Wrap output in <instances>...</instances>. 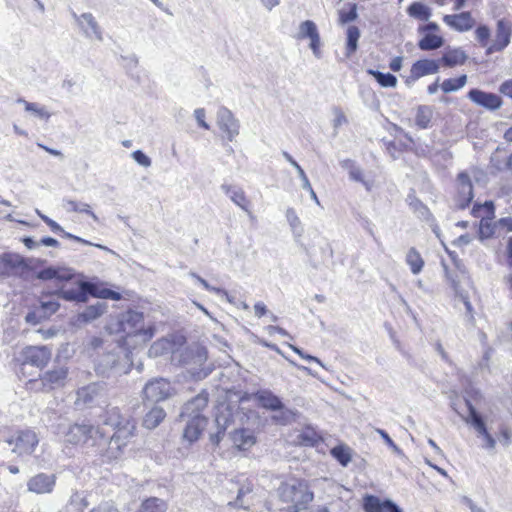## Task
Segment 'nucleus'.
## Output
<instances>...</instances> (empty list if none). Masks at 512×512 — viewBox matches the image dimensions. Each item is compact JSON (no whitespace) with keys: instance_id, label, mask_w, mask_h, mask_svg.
<instances>
[{"instance_id":"26","label":"nucleus","mask_w":512,"mask_h":512,"mask_svg":"<svg viewBox=\"0 0 512 512\" xmlns=\"http://www.w3.org/2000/svg\"><path fill=\"white\" fill-rule=\"evenodd\" d=\"M254 399L267 410L278 411L284 407L281 399L268 389L257 391L254 394Z\"/></svg>"},{"instance_id":"21","label":"nucleus","mask_w":512,"mask_h":512,"mask_svg":"<svg viewBox=\"0 0 512 512\" xmlns=\"http://www.w3.org/2000/svg\"><path fill=\"white\" fill-rule=\"evenodd\" d=\"M68 375V368L65 366L55 367L43 374L40 379L43 389L51 390L65 384Z\"/></svg>"},{"instance_id":"16","label":"nucleus","mask_w":512,"mask_h":512,"mask_svg":"<svg viewBox=\"0 0 512 512\" xmlns=\"http://www.w3.org/2000/svg\"><path fill=\"white\" fill-rule=\"evenodd\" d=\"M216 122L219 129L226 135L229 141H233L239 134V121L228 108L221 106L218 109Z\"/></svg>"},{"instance_id":"56","label":"nucleus","mask_w":512,"mask_h":512,"mask_svg":"<svg viewBox=\"0 0 512 512\" xmlns=\"http://www.w3.org/2000/svg\"><path fill=\"white\" fill-rule=\"evenodd\" d=\"M194 116L198 125L206 130L210 129L209 124L205 121L206 112L204 108H197L194 110Z\"/></svg>"},{"instance_id":"4","label":"nucleus","mask_w":512,"mask_h":512,"mask_svg":"<svg viewBox=\"0 0 512 512\" xmlns=\"http://www.w3.org/2000/svg\"><path fill=\"white\" fill-rule=\"evenodd\" d=\"M442 267L445 271L446 278L450 282L454 290L455 296L458 297L464 304L465 320L472 327L475 326L474 309L469 301V296L466 291L461 287V283L468 280L466 269L460 258H442Z\"/></svg>"},{"instance_id":"14","label":"nucleus","mask_w":512,"mask_h":512,"mask_svg":"<svg viewBox=\"0 0 512 512\" xmlns=\"http://www.w3.org/2000/svg\"><path fill=\"white\" fill-rule=\"evenodd\" d=\"M22 365H32L43 369L51 359L52 351L47 346H27L22 352Z\"/></svg>"},{"instance_id":"39","label":"nucleus","mask_w":512,"mask_h":512,"mask_svg":"<svg viewBox=\"0 0 512 512\" xmlns=\"http://www.w3.org/2000/svg\"><path fill=\"white\" fill-rule=\"evenodd\" d=\"M467 83V75L463 74L458 78L445 79L440 88L444 93H451L460 90Z\"/></svg>"},{"instance_id":"35","label":"nucleus","mask_w":512,"mask_h":512,"mask_svg":"<svg viewBox=\"0 0 512 512\" xmlns=\"http://www.w3.org/2000/svg\"><path fill=\"white\" fill-rule=\"evenodd\" d=\"M433 117V110L430 106L421 105L417 108L415 124L419 129H427Z\"/></svg>"},{"instance_id":"52","label":"nucleus","mask_w":512,"mask_h":512,"mask_svg":"<svg viewBox=\"0 0 512 512\" xmlns=\"http://www.w3.org/2000/svg\"><path fill=\"white\" fill-rule=\"evenodd\" d=\"M476 39L482 47H488V40L490 38V29L486 25H480L475 30Z\"/></svg>"},{"instance_id":"41","label":"nucleus","mask_w":512,"mask_h":512,"mask_svg":"<svg viewBox=\"0 0 512 512\" xmlns=\"http://www.w3.org/2000/svg\"><path fill=\"white\" fill-rule=\"evenodd\" d=\"M360 37V31L356 26H349L347 28V45H346V55L351 56L358 47V40Z\"/></svg>"},{"instance_id":"37","label":"nucleus","mask_w":512,"mask_h":512,"mask_svg":"<svg viewBox=\"0 0 512 512\" xmlns=\"http://www.w3.org/2000/svg\"><path fill=\"white\" fill-rule=\"evenodd\" d=\"M167 504L164 500L151 497L144 500L137 512H166Z\"/></svg>"},{"instance_id":"54","label":"nucleus","mask_w":512,"mask_h":512,"mask_svg":"<svg viewBox=\"0 0 512 512\" xmlns=\"http://www.w3.org/2000/svg\"><path fill=\"white\" fill-rule=\"evenodd\" d=\"M376 432L381 436V438L384 440V442L397 454H400L402 451L401 449L395 444V442L391 439V437L388 435V433L380 428L376 429Z\"/></svg>"},{"instance_id":"24","label":"nucleus","mask_w":512,"mask_h":512,"mask_svg":"<svg viewBox=\"0 0 512 512\" xmlns=\"http://www.w3.org/2000/svg\"><path fill=\"white\" fill-rule=\"evenodd\" d=\"M443 21L446 25L459 32L469 31L475 23L470 12L445 15Z\"/></svg>"},{"instance_id":"18","label":"nucleus","mask_w":512,"mask_h":512,"mask_svg":"<svg viewBox=\"0 0 512 512\" xmlns=\"http://www.w3.org/2000/svg\"><path fill=\"white\" fill-rule=\"evenodd\" d=\"M511 33L512 30L510 24L504 19L499 20L497 22L495 39L492 44L486 48V54L491 55L495 52L504 50L510 43Z\"/></svg>"},{"instance_id":"33","label":"nucleus","mask_w":512,"mask_h":512,"mask_svg":"<svg viewBox=\"0 0 512 512\" xmlns=\"http://www.w3.org/2000/svg\"><path fill=\"white\" fill-rule=\"evenodd\" d=\"M467 58V54L461 48H454L448 50L439 61L451 68L464 64Z\"/></svg>"},{"instance_id":"48","label":"nucleus","mask_w":512,"mask_h":512,"mask_svg":"<svg viewBox=\"0 0 512 512\" xmlns=\"http://www.w3.org/2000/svg\"><path fill=\"white\" fill-rule=\"evenodd\" d=\"M37 214L40 216V218L51 228V230L55 233H63L65 236L69 237V238H73L79 242H82V243H85V244H88L87 241L83 240V239H80L79 237H76V236H72L71 234L69 233H65L63 228L57 223L55 222L54 220L50 219L49 217H47L46 215H43L42 213H40L39 210H37Z\"/></svg>"},{"instance_id":"28","label":"nucleus","mask_w":512,"mask_h":512,"mask_svg":"<svg viewBox=\"0 0 512 512\" xmlns=\"http://www.w3.org/2000/svg\"><path fill=\"white\" fill-rule=\"evenodd\" d=\"M126 421H134V419L128 415H123L118 407L108 408L103 419V423L111 426L114 430L122 427Z\"/></svg>"},{"instance_id":"1","label":"nucleus","mask_w":512,"mask_h":512,"mask_svg":"<svg viewBox=\"0 0 512 512\" xmlns=\"http://www.w3.org/2000/svg\"><path fill=\"white\" fill-rule=\"evenodd\" d=\"M33 275L43 281H53L58 287L55 292L57 299L62 298L67 301L84 303L88 299V294L96 298L115 301L122 298L117 291L105 288L97 283L82 281L71 269L66 267L50 266L34 271Z\"/></svg>"},{"instance_id":"2","label":"nucleus","mask_w":512,"mask_h":512,"mask_svg":"<svg viewBox=\"0 0 512 512\" xmlns=\"http://www.w3.org/2000/svg\"><path fill=\"white\" fill-rule=\"evenodd\" d=\"M111 333L121 334L126 347L135 348L150 341L155 333L153 325L147 324L144 314L136 310L121 313L110 325Z\"/></svg>"},{"instance_id":"22","label":"nucleus","mask_w":512,"mask_h":512,"mask_svg":"<svg viewBox=\"0 0 512 512\" xmlns=\"http://www.w3.org/2000/svg\"><path fill=\"white\" fill-rule=\"evenodd\" d=\"M363 508L366 512H403L391 500L382 501L374 495H367L363 499Z\"/></svg>"},{"instance_id":"5","label":"nucleus","mask_w":512,"mask_h":512,"mask_svg":"<svg viewBox=\"0 0 512 512\" xmlns=\"http://www.w3.org/2000/svg\"><path fill=\"white\" fill-rule=\"evenodd\" d=\"M136 435V422L126 421L122 427L114 430L113 435L107 441L103 434L100 433V445L102 448L98 449V453L104 458L105 461L120 460L125 454L126 448L131 440Z\"/></svg>"},{"instance_id":"55","label":"nucleus","mask_w":512,"mask_h":512,"mask_svg":"<svg viewBox=\"0 0 512 512\" xmlns=\"http://www.w3.org/2000/svg\"><path fill=\"white\" fill-rule=\"evenodd\" d=\"M132 158L141 166L147 168L151 166V159L141 150H136L132 153Z\"/></svg>"},{"instance_id":"53","label":"nucleus","mask_w":512,"mask_h":512,"mask_svg":"<svg viewBox=\"0 0 512 512\" xmlns=\"http://www.w3.org/2000/svg\"><path fill=\"white\" fill-rule=\"evenodd\" d=\"M357 18L356 6L353 5L348 11L341 10L339 12V20L342 24L349 23Z\"/></svg>"},{"instance_id":"9","label":"nucleus","mask_w":512,"mask_h":512,"mask_svg":"<svg viewBox=\"0 0 512 512\" xmlns=\"http://www.w3.org/2000/svg\"><path fill=\"white\" fill-rule=\"evenodd\" d=\"M472 175L467 171L460 172L457 176V194L454 198V206L456 209H466L474 198L472 177L479 181V175L483 172L478 169L471 170Z\"/></svg>"},{"instance_id":"27","label":"nucleus","mask_w":512,"mask_h":512,"mask_svg":"<svg viewBox=\"0 0 512 512\" xmlns=\"http://www.w3.org/2000/svg\"><path fill=\"white\" fill-rule=\"evenodd\" d=\"M234 446L242 451L249 450L255 443L256 438L249 429H237L231 435Z\"/></svg>"},{"instance_id":"34","label":"nucleus","mask_w":512,"mask_h":512,"mask_svg":"<svg viewBox=\"0 0 512 512\" xmlns=\"http://www.w3.org/2000/svg\"><path fill=\"white\" fill-rule=\"evenodd\" d=\"M17 103L22 104L25 111L31 113L36 118L48 121L51 117V113L43 105L35 102H28L23 98L17 99Z\"/></svg>"},{"instance_id":"62","label":"nucleus","mask_w":512,"mask_h":512,"mask_svg":"<svg viewBox=\"0 0 512 512\" xmlns=\"http://www.w3.org/2000/svg\"><path fill=\"white\" fill-rule=\"evenodd\" d=\"M348 173L352 181L364 182L363 170L357 164Z\"/></svg>"},{"instance_id":"25","label":"nucleus","mask_w":512,"mask_h":512,"mask_svg":"<svg viewBox=\"0 0 512 512\" xmlns=\"http://www.w3.org/2000/svg\"><path fill=\"white\" fill-rule=\"evenodd\" d=\"M221 190L230 198V200L240 207L244 212L251 216L250 201L247 199L244 190L238 186L222 184Z\"/></svg>"},{"instance_id":"15","label":"nucleus","mask_w":512,"mask_h":512,"mask_svg":"<svg viewBox=\"0 0 512 512\" xmlns=\"http://www.w3.org/2000/svg\"><path fill=\"white\" fill-rule=\"evenodd\" d=\"M73 18L82 34L87 39H96L100 42L103 41V33L101 27L99 26L96 18L92 13L85 12L80 15L73 13Z\"/></svg>"},{"instance_id":"20","label":"nucleus","mask_w":512,"mask_h":512,"mask_svg":"<svg viewBox=\"0 0 512 512\" xmlns=\"http://www.w3.org/2000/svg\"><path fill=\"white\" fill-rule=\"evenodd\" d=\"M103 386L98 383H91L77 391L75 404L77 406H90L103 396Z\"/></svg>"},{"instance_id":"30","label":"nucleus","mask_w":512,"mask_h":512,"mask_svg":"<svg viewBox=\"0 0 512 512\" xmlns=\"http://www.w3.org/2000/svg\"><path fill=\"white\" fill-rule=\"evenodd\" d=\"M165 417V410L161 407L154 406L143 417L142 425L149 430L155 429L165 419Z\"/></svg>"},{"instance_id":"40","label":"nucleus","mask_w":512,"mask_h":512,"mask_svg":"<svg viewBox=\"0 0 512 512\" xmlns=\"http://www.w3.org/2000/svg\"><path fill=\"white\" fill-rule=\"evenodd\" d=\"M65 207L67 211L85 213L89 215L95 222L99 221L97 215L91 210L90 205L87 203L77 202L74 200H67Z\"/></svg>"},{"instance_id":"46","label":"nucleus","mask_w":512,"mask_h":512,"mask_svg":"<svg viewBox=\"0 0 512 512\" xmlns=\"http://www.w3.org/2000/svg\"><path fill=\"white\" fill-rule=\"evenodd\" d=\"M331 454L344 467L351 461V452L347 446H336L331 450Z\"/></svg>"},{"instance_id":"17","label":"nucleus","mask_w":512,"mask_h":512,"mask_svg":"<svg viewBox=\"0 0 512 512\" xmlns=\"http://www.w3.org/2000/svg\"><path fill=\"white\" fill-rule=\"evenodd\" d=\"M467 97L479 107L494 111L502 106V99L497 94L486 92L477 88L471 89Z\"/></svg>"},{"instance_id":"19","label":"nucleus","mask_w":512,"mask_h":512,"mask_svg":"<svg viewBox=\"0 0 512 512\" xmlns=\"http://www.w3.org/2000/svg\"><path fill=\"white\" fill-rule=\"evenodd\" d=\"M55 484V474L39 473L28 480L27 488L30 492L36 494H45L51 493Z\"/></svg>"},{"instance_id":"57","label":"nucleus","mask_w":512,"mask_h":512,"mask_svg":"<svg viewBox=\"0 0 512 512\" xmlns=\"http://www.w3.org/2000/svg\"><path fill=\"white\" fill-rule=\"evenodd\" d=\"M190 275L193 278H195L206 290L213 291L217 294L225 295L226 297L228 296L226 291H224L220 288H215V287L210 286L205 279L201 278L200 276L196 275L195 273H191Z\"/></svg>"},{"instance_id":"60","label":"nucleus","mask_w":512,"mask_h":512,"mask_svg":"<svg viewBox=\"0 0 512 512\" xmlns=\"http://www.w3.org/2000/svg\"><path fill=\"white\" fill-rule=\"evenodd\" d=\"M334 120H333V127L335 130H337L340 126L347 123V118L343 111L339 108L334 109Z\"/></svg>"},{"instance_id":"59","label":"nucleus","mask_w":512,"mask_h":512,"mask_svg":"<svg viewBox=\"0 0 512 512\" xmlns=\"http://www.w3.org/2000/svg\"><path fill=\"white\" fill-rule=\"evenodd\" d=\"M309 40H310L309 47L311 48L313 54L317 58H320L321 57V52H320L321 40H320L319 32L317 34H315L314 36H312Z\"/></svg>"},{"instance_id":"23","label":"nucleus","mask_w":512,"mask_h":512,"mask_svg":"<svg viewBox=\"0 0 512 512\" xmlns=\"http://www.w3.org/2000/svg\"><path fill=\"white\" fill-rule=\"evenodd\" d=\"M440 69V61L433 59H421L413 63L410 69V77L417 80L421 77L436 74Z\"/></svg>"},{"instance_id":"50","label":"nucleus","mask_w":512,"mask_h":512,"mask_svg":"<svg viewBox=\"0 0 512 512\" xmlns=\"http://www.w3.org/2000/svg\"><path fill=\"white\" fill-rule=\"evenodd\" d=\"M486 211V217L494 218L495 207L492 201H485L483 204H474L472 209V215L476 218L483 217L481 211Z\"/></svg>"},{"instance_id":"49","label":"nucleus","mask_w":512,"mask_h":512,"mask_svg":"<svg viewBox=\"0 0 512 512\" xmlns=\"http://www.w3.org/2000/svg\"><path fill=\"white\" fill-rule=\"evenodd\" d=\"M309 275L314 278H325L326 277V267L324 266L323 262L320 258H317L316 260H310L309 265Z\"/></svg>"},{"instance_id":"12","label":"nucleus","mask_w":512,"mask_h":512,"mask_svg":"<svg viewBox=\"0 0 512 512\" xmlns=\"http://www.w3.org/2000/svg\"><path fill=\"white\" fill-rule=\"evenodd\" d=\"M142 394L144 400L157 403L171 397L174 394V388L168 380L154 378L145 384Z\"/></svg>"},{"instance_id":"63","label":"nucleus","mask_w":512,"mask_h":512,"mask_svg":"<svg viewBox=\"0 0 512 512\" xmlns=\"http://www.w3.org/2000/svg\"><path fill=\"white\" fill-rule=\"evenodd\" d=\"M90 512H119L111 503L104 502L93 508Z\"/></svg>"},{"instance_id":"61","label":"nucleus","mask_w":512,"mask_h":512,"mask_svg":"<svg viewBox=\"0 0 512 512\" xmlns=\"http://www.w3.org/2000/svg\"><path fill=\"white\" fill-rule=\"evenodd\" d=\"M406 261L414 274L419 273L424 265L422 258H407Z\"/></svg>"},{"instance_id":"45","label":"nucleus","mask_w":512,"mask_h":512,"mask_svg":"<svg viewBox=\"0 0 512 512\" xmlns=\"http://www.w3.org/2000/svg\"><path fill=\"white\" fill-rule=\"evenodd\" d=\"M286 219L289 223L293 234L300 236L303 233V226L294 208L286 210Z\"/></svg>"},{"instance_id":"38","label":"nucleus","mask_w":512,"mask_h":512,"mask_svg":"<svg viewBox=\"0 0 512 512\" xmlns=\"http://www.w3.org/2000/svg\"><path fill=\"white\" fill-rule=\"evenodd\" d=\"M408 14L416 19L427 21L431 17V10L429 7L421 2H414L408 7Z\"/></svg>"},{"instance_id":"31","label":"nucleus","mask_w":512,"mask_h":512,"mask_svg":"<svg viewBox=\"0 0 512 512\" xmlns=\"http://www.w3.org/2000/svg\"><path fill=\"white\" fill-rule=\"evenodd\" d=\"M230 412L228 410L221 411L219 414L215 417V422L217 425V432L210 435V440L213 444H219L221 439L223 438V435L225 433V430L230 424Z\"/></svg>"},{"instance_id":"10","label":"nucleus","mask_w":512,"mask_h":512,"mask_svg":"<svg viewBox=\"0 0 512 512\" xmlns=\"http://www.w3.org/2000/svg\"><path fill=\"white\" fill-rule=\"evenodd\" d=\"M59 433L63 435L65 442L73 445L86 444L96 435L100 436L99 428L85 423L59 426Z\"/></svg>"},{"instance_id":"47","label":"nucleus","mask_w":512,"mask_h":512,"mask_svg":"<svg viewBox=\"0 0 512 512\" xmlns=\"http://www.w3.org/2000/svg\"><path fill=\"white\" fill-rule=\"evenodd\" d=\"M493 218L482 217L479 224V237L481 240L488 239L494 234L495 224L492 223Z\"/></svg>"},{"instance_id":"42","label":"nucleus","mask_w":512,"mask_h":512,"mask_svg":"<svg viewBox=\"0 0 512 512\" xmlns=\"http://www.w3.org/2000/svg\"><path fill=\"white\" fill-rule=\"evenodd\" d=\"M368 73L372 75L382 87L388 88L397 85V78L391 73H383L372 69L368 70Z\"/></svg>"},{"instance_id":"58","label":"nucleus","mask_w":512,"mask_h":512,"mask_svg":"<svg viewBox=\"0 0 512 512\" xmlns=\"http://www.w3.org/2000/svg\"><path fill=\"white\" fill-rule=\"evenodd\" d=\"M44 318L45 317L43 316V313L39 309L38 311H31V312L27 313V315L25 316V321L28 324L36 325V324L40 323L41 320Z\"/></svg>"},{"instance_id":"36","label":"nucleus","mask_w":512,"mask_h":512,"mask_svg":"<svg viewBox=\"0 0 512 512\" xmlns=\"http://www.w3.org/2000/svg\"><path fill=\"white\" fill-rule=\"evenodd\" d=\"M444 39L441 36L427 33L418 42V47L423 51L435 50L442 47Z\"/></svg>"},{"instance_id":"13","label":"nucleus","mask_w":512,"mask_h":512,"mask_svg":"<svg viewBox=\"0 0 512 512\" xmlns=\"http://www.w3.org/2000/svg\"><path fill=\"white\" fill-rule=\"evenodd\" d=\"M465 402L469 411L468 417L465 418L466 423L470 424L476 430L478 435L483 437L485 440L484 448L488 450H494L496 446V440L487 431L482 416L477 412L476 408L473 406L469 399H466Z\"/></svg>"},{"instance_id":"6","label":"nucleus","mask_w":512,"mask_h":512,"mask_svg":"<svg viewBox=\"0 0 512 512\" xmlns=\"http://www.w3.org/2000/svg\"><path fill=\"white\" fill-rule=\"evenodd\" d=\"M131 366L128 353L123 352L121 347H115L98 358L96 370L101 375H108L110 372L122 375L127 374Z\"/></svg>"},{"instance_id":"51","label":"nucleus","mask_w":512,"mask_h":512,"mask_svg":"<svg viewBox=\"0 0 512 512\" xmlns=\"http://www.w3.org/2000/svg\"><path fill=\"white\" fill-rule=\"evenodd\" d=\"M89 505V502L87 500V498L81 494V493H74L72 496H71V499H70V506L78 511V512H81L83 511L85 508H87Z\"/></svg>"},{"instance_id":"44","label":"nucleus","mask_w":512,"mask_h":512,"mask_svg":"<svg viewBox=\"0 0 512 512\" xmlns=\"http://www.w3.org/2000/svg\"><path fill=\"white\" fill-rule=\"evenodd\" d=\"M318 33L316 24L311 20H305L300 23L296 38L299 40L310 39Z\"/></svg>"},{"instance_id":"8","label":"nucleus","mask_w":512,"mask_h":512,"mask_svg":"<svg viewBox=\"0 0 512 512\" xmlns=\"http://www.w3.org/2000/svg\"><path fill=\"white\" fill-rule=\"evenodd\" d=\"M180 356V362L187 366V370L193 378L200 380L210 374L209 369L202 368L207 360V351L204 347L185 348L181 351Z\"/></svg>"},{"instance_id":"32","label":"nucleus","mask_w":512,"mask_h":512,"mask_svg":"<svg viewBox=\"0 0 512 512\" xmlns=\"http://www.w3.org/2000/svg\"><path fill=\"white\" fill-rule=\"evenodd\" d=\"M252 488L249 484L242 485L238 489L237 497L234 501L228 503L229 506L236 509H248L252 504V497L250 496Z\"/></svg>"},{"instance_id":"11","label":"nucleus","mask_w":512,"mask_h":512,"mask_svg":"<svg viewBox=\"0 0 512 512\" xmlns=\"http://www.w3.org/2000/svg\"><path fill=\"white\" fill-rule=\"evenodd\" d=\"M9 445H13L12 452L18 456L31 455L39 443L37 434L30 429L17 431L7 440Z\"/></svg>"},{"instance_id":"43","label":"nucleus","mask_w":512,"mask_h":512,"mask_svg":"<svg viewBox=\"0 0 512 512\" xmlns=\"http://www.w3.org/2000/svg\"><path fill=\"white\" fill-rule=\"evenodd\" d=\"M55 297L57 298V296L54 293L51 297L43 298L40 301V310L45 318L57 312V310L60 307V304L58 300L55 299Z\"/></svg>"},{"instance_id":"3","label":"nucleus","mask_w":512,"mask_h":512,"mask_svg":"<svg viewBox=\"0 0 512 512\" xmlns=\"http://www.w3.org/2000/svg\"><path fill=\"white\" fill-rule=\"evenodd\" d=\"M207 404L208 393L202 391L192 400L188 401L182 409L180 417L187 422L183 437L190 443L198 440L208 423V419L202 415V411L207 407Z\"/></svg>"},{"instance_id":"29","label":"nucleus","mask_w":512,"mask_h":512,"mask_svg":"<svg viewBox=\"0 0 512 512\" xmlns=\"http://www.w3.org/2000/svg\"><path fill=\"white\" fill-rule=\"evenodd\" d=\"M107 305L104 302H97L86 307V309L77 316L78 323H88L100 317L106 311Z\"/></svg>"},{"instance_id":"7","label":"nucleus","mask_w":512,"mask_h":512,"mask_svg":"<svg viewBox=\"0 0 512 512\" xmlns=\"http://www.w3.org/2000/svg\"><path fill=\"white\" fill-rule=\"evenodd\" d=\"M279 494L284 502L292 503L295 510L305 509L314 498L308 484L302 480L283 483L279 488Z\"/></svg>"},{"instance_id":"64","label":"nucleus","mask_w":512,"mask_h":512,"mask_svg":"<svg viewBox=\"0 0 512 512\" xmlns=\"http://www.w3.org/2000/svg\"><path fill=\"white\" fill-rule=\"evenodd\" d=\"M499 91L503 95L512 99V80H507L503 82L499 87Z\"/></svg>"}]
</instances>
